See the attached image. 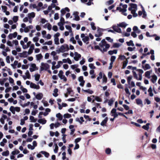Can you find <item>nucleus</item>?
<instances>
[{
  "mask_svg": "<svg viewBox=\"0 0 160 160\" xmlns=\"http://www.w3.org/2000/svg\"><path fill=\"white\" fill-rule=\"evenodd\" d=\"M65 28L69 30V32H72V29L70 26L68 25H66Z\"/></svg>",
  "mask_w": 160,
  "mask_h": 160,
  "instance_id": "44",
  "label": "nucleus"
},
{
  "mask_svg": "<svg viewBox=\"0 0 160 160\" xmlns=\"http://www.w3.org/2000/svg\"><path fill=\"white\" fill-rule=\"evenodd\" d=\"M117 10H119L120 12H125L127 11V10H124L121 8L120 7H118L116 8Z\"/></svg>",
  "mask_w": 160,
  "mask_h": 160,
  "instance_id": "31",
  "label": "nucleus"
},
{
  "mask_svg": "<svg viewBox=\"0 0 160 160\" xmlns=\"http://www.w3.org/2000/svg\"><path fill=\"white\" fill-rule=\"evenodd\" d=\"M89 66L91 69H95L96 68L95 67L94 65L93 64L90 63L89 65Z\"/></svg>",
  "mask_w": 160,
  "mask_h": 160,
  "instance_id": "55",
  "label": "nucleus"
},
{
  "mask_svg": "<svg viewBox=\"0 0 160 160\" xmlns=\"http://www.w3.org/2000/svg\"><path fill=\"white\" fill-rule=\"evenodd\" d=\"M2 10H3V12H6V11H7V8L6 6H2Z\"/></svg>",
  "mask_w": 160,
  "mask_h": 160,
  "instance_id": "56",
  "label": "nucleus"
},
{
  "mask_svg": "<svg viewBox=\"0 0 160 160\" xmlns=\"http://www.w3.org/2000/svg\"><path fill=\"white\" fill-rule=\"evenodd\" d=\"M9 151L7 150L6 151L3 152L2 153V155L3 156H7L9 155Z\"/></svg>",
  "mask_w": 160,
  "mask_h": 160,
  "instance_id": "32",
  "label": "nucleus"
},
{
  "mask_svg": "<svg viewBox=\"0 0 160 160\" xmlns=\"http://www.w3.org/2000/svg\"><path fill=\"white\" fill-rule=\"evenodd\" d=\"M67 90L69 94H70L72 92H73V90L72 89V88H67Z\"/></svg>",
  "mask_w": 160,
  "mask_h": 160,
  "instance_id": "61",
  "label": "nucleus"
},
{
  "mask_svg": "<svg viewBox=\"0 0 160 160\" xmlns=\"http://www.w3.org/2000/svg\"><path fill=\"white\" fill-rule=\"evenodd\" d=\"M38 121L40 123L44 124L46 123L47 120L44 118H42L39 119Z\"/></svg>",
  "mask_w": 160,
  "mask_h": 160,
  "instance_id": "15",
  "label": "nucleus"
},
{
  "mask_svg": "<svg viewBox=\"0 0 160 160\" xmlns=\"http://www.w3.org/2000/svg\"><path fill=\"white\" fill-rule=\"evenodd\" d=\"M80 119L81 120V121L79 120V119L78 118H77L76 119V121L77 122H78L81 124H82V122H84V120L82 117H80Z\"/></svg>",
  "mask_w": 160,
  "mask_h": 160,
  "instance_id": "24",
  "label": "nucleus"
},
{
  "mask_svg": "<svg viewBox=\"0 0 160 160\" xmlns=\"http://www.w3.org/2000/svg\"><path fill=\"white\" fill-rule=\"evenodd\" d=\"M112 28L113 29L114 31L118 33H121L122 31L121 29L115 25H113L112 26Z\"/></svg>",
  "mask_w": 160,
  "mask_h": 160,
  "instance_id": "6",
  "label": "nucleus"
},
{
  "mask_svg": "<svg viewBox=\"0 0 160 160\" xmlns=\"http://www.w3.org/2000/svg\"><path fill=\"white\" fill-rule=\"evenodd\" d=\"M94 48H95V49H98L102 52H103V49H102V48H100V47L99 46H98V45H96V46H95Z\"/></svg>",
  "mask_w": 160,
  "mask_h": 160,
  "instance_id": "49",
  "label": "nucleus"
},
{
  "mask_svg": "<svg viewBox=\"0 0 160 160\" xmlns=\"http://www.w3.org/2000/svg\"><path fill=\"white\" fill-rule=\"evenodd\" d=\"M66 134H63V137L62 138V139L63 141V142L64 143H66Z\"/></svg>",
  "mask_w": 160,
  "mask_h": 160,
  "instance_id": "60",
  "label": "nucleus"
},
{
  "mask_svg": "<svg viewBox=\"0 0 160 160\" xmlns=\"http://www.w3.org/2000/svg\"><path fill=\"white\" fill-rule=\"evenodd\" d=\"M89 40V38L88 36H86L84 38H82V41L85 43H86L87 44H89V42L88 41Z\"/></svg>",
  "mask_w": 160,
  "mask_h": 160,
  "instance_id": "17",
  "label": "nucleus"
},
{
  "mask_svg": "<svg viewBox=\"0 0 160 160\" xmlns=\"http://www.w3.org/2000/svg\"><path fill=\"white\" fill-rule=\"evenodd\" d=\"M35 16V13L34 12H32L28 14V17L29 19H30L31 18H34Z\"/></svg>",
  "mask_w": 160,
  "mask_h": 160,
  "instance_id": "18",
  "label": "nucleus"
},
{
  "mask_svg": "<svg viewBox=\"0 0 160 160\" xmlns=\"http://www.w3.org/2000/svg\"><path fill=\"white\" fill-rule=\"evenodd\" d=\"M102 80L103 82H105V83H106L107 82V78L106 76L104 74L103 76Z\"/></svg>",
  "mask_w": 160,
  "mask_h": 160,
  "instance_id": "50",
  "label": "nucleus"
},
{
  "mask_svg": "<svg viewBox=\"0 0 160 160\" xmlns=\"http://www.w3.org/2000/svg\"><path fill=\"white\" fill-rule=\"evenodd\" d=\"M114 102V99L113 98L110 99L108 101V104L109 105L111 106Z\"/></svg>",
  "mask_w": 160,
  "mask_h": 160,
  "instance_id": "37",
  "label": "nucleus"
},
{
  "mask_svg": "<svg viewBox=\"0 0 160 160\" xmlns=\"http://www.w3.org/2000/svg\"><path fill=\"white\" fill-rule=\"evenodd\" d=\"M79 12H73V15L74 16L75 18L73 19V20L78 21L80 20V18L78 16Z\"/></svg>",
  "mask_w": 160,
  "mask_h": 160,
  "instance_id": "7",
  "label": "nucleus"
},
{
  "mask_svg": "<svg viewBox=\"0 0 160 160\" xmlns=\"http://www.w3.org/2000/svg\"><path fill=\"white\" fill-rule=\"evenodd\" d=\"M74 55L75 56L74 57V59L76 61H78L79 59L81 58V55L77 52H74Z\"/></svg>",
  "mask_w": 160,
  "mask_h": 160,
  "instance_id": "11",
  "label": "nucleus"
},
{
  "mask_svg": "<svg viewBox=\"0 0 160 160\" xmlns=\"http://www.w3.org/2000/svg\"><path fill=\"white\" fill-rule=\"evenodd\" d=\"M61 16H63L66 13L65 10H64V8H62L61 10Z\"/></svg>",
  "mask_w": 160,
  "mask_h": 160,
  "instance_id": "53",
  "label": "nucleus"
},
{
  "mask_svg": "<svg viewBox=\"0 0 160 160\" xmlns=\"http://www.w3.org/2000/svg\"><path fill=\"white\" fill-rule=\"evenodd\" d=\"M30 119L31 122H36L37 121V119H35L34 117L32 116L30 117Z\"/></svg>",
  "mask_w": 160,
  "mask_h": 160,
  "instance_id": "43",
  "label": "nucleus"
},
{
  "mask_svg": "<svg viewBox=\"0 0 160 160\" xmlns=\"http://www.w3.org/2000/svg\"><path fill=\"white\" fill-rule=\"evenodd\" d=\"M37 59L38 60H39L41 59L42 58V56L41 54H39L36 55Z\"/></svg>",
  "mask_w": 160,
  "mask_h": 160,
  "instance_id": "38",
  "label": "nucleus"
},
{
  "mask_svg": "<svg viewBox=\"0 0 160 160\" xmlns=\"http://www.w3.org/2000/svg\"><path fill=\"white\" fill-rule=\"evenodd\" d=\"M126 43L127 45L128 46H134V44L133 43L132 41V40H130L129 42H127Z\"/></svg>",
  "mask_w": 160,
  "mask_h": 160,
  "instance_id": "30",
  "label": "nucleus"
},
{
  "mask_svg": "<svg viewBox=\"0 0 160 160\" xmlns=\"http://www.w3.org/2000/svg\"><path fill=\"white\" fill-rule=\"evenodd\" d=\"M30 87L31 88L38 89L40 88V87L39 85H36L35 84L31 82L30 84Z\"/></svg>",
  "mask_w": 160,
  "mask_h": 160,
  "instance_id": "8",
  "label": "nucleus"
},
{
  "mask_svg": "<svg viewBox=\"0 0 160 160\" xmlns=\"http://www.w3.org/2000/svg\"><path fill=\"white\" fill-rule=\"evenodd\" d=\"M101 43L103 45H105V48H103V52H106L107 51V49H108L110 47V45L108 43H106V42L104 39H103L101 41Z\"/></svg>",
  "mask_w": 160,
  "mask_h": 160,
  "instance_id": "3",
  "label": "nucleus"
},
{
  "mask_svg": "<svg viewBox=\"0 0 160 160\" xmlns=\"http://www.w3.org/2000/svg\"><path fill=\"white\" fill-rule=\"evenodd\" d=\"M132 70H136L138 72V75H139L138 80H140V69H137L136 67H132Z\"/></svg>",
  "mask_w": 160,
  "mask_h": 160,
  "instance_id": "33",
  "label": "nucleus"
},
{
  "mask_svg": "<svg viewBox=\"0 0 160 160\" xmlns=\"http://www.w3.org/2000/svg\"><path fill=\"white\" fill-rule=\"evenodd\" d=\"M60 48L61 50L63 51V52H65L66 50L68 51L69 49L68 45L66 44L62 45Z\"/></svg>",
  "mask_w": 160,
  "mask_h": 160,
  "instance_id": "4",
  "label": "nucleus"
},
{
  "mask_svg": "<svg viewBox=\"0 0 160 160\" xmlns=\"http://www.w3.org/2000/svg\"><path fill=\"white\" fill-rule=\"evenodd\" d=\"M18 64V61H15L13 64H12L11 65L14 68H15L16 67L15 66H16Z\"/></svg>",
  "mask_w": 160,
  "mask_h": 160,
  "instance_id": "45",
  "label": "nucleus"
},
{
  "mask_svg": "<svg viewBox=\"0 0 160 160\" xmlns=\"http://www.w3.org/2000/svg\"><path fill=\"white\" fill-rule=\"evenodd\" d=\"M27 52V51H23L22 53H19V55L20 57L26 58L28 56Z\"/></svg>",
  "mask_w": 160,
  "mask_h": 160,
  "instance_id": "12",
  "label": "nucleus"
},
{
  "mask_svg": "<svg viewBox=\"0 0 160 160\" xmlns=\"http://www.w3.org/2000/svg\"><path fill=\"white\" fill-rule=\"evenodd\" d=\"M95 100L99 102H101L102 101V100L101 98L98 97V96H95Z\"/></svg>",
  "mask_w": 160,
  "mask_h": 160,
  "instance_id": "54",
  "label": "nucleus"
},
{
  "mask_svg": "<svg viewBox=\"0 0 160 160\" xmlns=\"http://www.w3.org/2000/svg\"><path fill=\"white\" fill-rule=\"evenodd\" d=\"M30 104L29 102H28L27 103L24 104H21V105L23 107H25L28 106Z\"/></svg>",
  "mask_w": 160,
  "mask_h": 160,
  "instance_id": "58",
  "label": "nucleus"
},
{
  "mask_svg": "<svg viewBox=\"0 0 160 160\" xmlns=\"http://www.w3.org/2000/svg\"><path fill=\"white\" fill-rule=\"evenodd\" d=\"M117 50H110L108 52V53L109 55H112L113 54H117Z\"/></svg>",
  "mask_w": 160,
  "mask_h": 160,
  "instance_id": "25",
  "label": "nucleus"
},
{
  "mask_svg": "<svg viewBox=\"0 0 160 160\" xmlns=\"http://www.w3.org/2000/svg\"><path fill=\"white\" fill-rule=\"evenodd\" d=\"M82 90L84 92H87L90 94H92L93 93V91L92 90L88 89L87 90H84L83 89H82Z\"/></svg>",
  "mask_w": 160,
  "mask_h": 160,
  "instance_id": "21",
  "label": "nucleus"
},
{
  "mask_svg": "<svg viewBox=\"0 0 160 160\" xmlns=\"http://www.w3.org/2000/svg\"><path fill=\"white\" fill-rule=\"evenodd\" d=\"M142 11H141V16L143 18H145L147 16V14L144 8L141 5Z\"/></svg>",
  "mask_w": 160,
  "mask_h": 160,
  "instance_id": "5",
  "label": "nucleus"
},
{
  "mask_svg": "<svg viewBox=\"0 0 160 160\" xmlns=\"http://www.w3.org/2000/svg\"><path fill=\"white\" fill-rule=\"evenodd\" d=\"M43 94L42 93H39L36 95V98L38 100H40L43 97Z\"/></svg>",
  "mask_w": 160,
  "mask_h": 160,
  "instance_id": "14",
  "label": "nucleus"
},
{
  "mask_svg": "<svg viewBox=\"0 0 160 160\" xmlns=\"http://www.w3.org/2000/svg\"><path fill=\"white\" fill-rule=\"evenodd\" d=\"M120 46L119 44L118 43H116L113 44V47L115 48H118Z\"/></svg>",
  "mask_w": 160,
  "mask_h": 160,
  "instance_id": "62",
  "label": "nucleus"
},
{
  "mask_svg": "<svg viewBox=\"0 0 160 160\" xmlns=\"http://www.w3.org/2000/svg\"><path fill=\"white\" fill-rule=\"evenodd\" d=\"M58 147L57 144L56 143L55 144V148L54 150L55 153H56L58 152Z\"/></svg>",
  "mask_w": 160,
  "mask_h": 160,
  "instance_id": "51",
  "label": "nucleus"
},
{
  "mask_svg": "<svg viewBox=\"0 0 160 160\" xmlns=\"http://www.w3.org/2000/svg\"><path fill=\"white\" fill-rule=\"evenodd\" d=\"M34 76L35 80L37 81H39L40 76V75L36 74Z\"/></svg>",
  "mask_w": 160,
  "mask_h": 160,
  "instance_id": "34",
  "label": "nucleus"
},
{
  "mask_svg": "<svg viewBox=\"0 0 160 160\" xmlns=\"http://www.w3.org/2000/svg\"><path fill=\"white\" fill-rule=\"evenodd\" d=\"M64 117L65 118H68L71 117V115L68 113L65 114L63 115Z\"/></svg>",
  "mask_w": 160,
  "mask_h": 160,
  "instance_id": "47",
  "label": "nucleus"
},
{
  "mask_svg": "<svg viewBox=\"0 0 160 160\" xmlns=\"http://www.w3.org/2000/svg\"><path fill=\"white\" fill-rule=\"evenodd\" d=\"M129 5L130 6V7L128 8V10L129 11L131 10L132 8L137 9V6L136 4L130 3L129 4Z\"/></svg>",
  "mask_w": 160,
  "mask_h": 160,
  "instance_id": "9",
  "label": "nucleus"
},
{
  "mask_svg": "<svg viewBox=\"0 0 160 160\" xmlns=\"http://www.w3.org/2000/svg\"><path fill=\"white\" fill-rule=\"evenodd\" d=\"M108 28L106 29H104L102 28H101L99 27L98 28L97 30V33L95 34V36L97 37H99L101 36L103 34L102 32L105 31V30H107L108 29Z\"/></svg>",
  "mask_w": 160,
  "mask_h": 160,
  "instance_id": "1",
  "label": "nucleus"
},
{
  "mask_svg": "<svg viewBox=\"0 0 160 160\" xmlns=\"http://www.w3.org/2000/svg\"><path fill=\"white\" fill-rule=\"evenodd\" d=\"M148 92L149 93V95L150 97H152L153 94L152 92V89L151 87H150L148 89Z\"/></svg>",
  "mask_w": 160,
  "mask_h": 160,
  "instance_id": "29",
  "label": "nucleus"
},
{
  "mask_svg": "<svg viewBox=\"0 0 160 160\" xmlns=\"http://www.w3.org/2000/svg\"><path fill=\"white\" fill-rule=\"evenodd\" d=\"M106 40L110 42H113V39H111L109 37H107L105 38Z\"/></svg>",
  "mask_w": 160,
  "mask_h": 160,
  "instance_id": "63",
  "label": "nucleus"
},
{
  "mask_svg": "<svg viewBox=\"0 0 160 160\" xmlns=\"http://www.w3.org/2000/svg\"><path fill=\"white\" fill-rule=\"evenodd\" d=\"M144 70H147L150 68L151 67L149 64H147L145 65V66H142Z\"/></svg>",
  "mask_w": 160,
  "mask_h": 160,
  "instance_id": "22",
  "label": "nucleus"
},
{
  "mask_svg": "<svg viewBox=\"0 0 160 160\" xmlns=\"http://www.w3.org/2000/svg\"><path fill=\"white\" fill-rule=\"evenodd\" d=\"M91 25L92 30H95L96 29V28L95 26V23L94 22H91Z\"/></svg>",
  "mask_w": 160,
  "mask_h": 160,
  "instance_id": "39",
  "label": "nucleus"
},
{
  "mask_svg": "<svg viewBox=\"0 0 160 160\" xmlns=\"http://www.w3.org/2000/svg\"><path fill=\"white\" fill-rule=\"evenodd\" d=\"M40 153L44 155L45 156L46 158H48L49 156V154L45 151H41L40 152Z\"/></svg>",
  "mask_w": 160,
  "mask_h": 160,
  "instance_id": "23",
  "label": "nucleus"
},
{
  "mask_svg": "<svg viewBox=\"0 0 160 160\" xmlns=\"http://www.w3.org/2000/svg\"><path fill=\"white\" fill-rule=\"evenodd\" d=\"M99 76L97 78V80L99 82H100V79H101L102 77V72H100L99 74Z\"/></svg>",
  "mask_w": 160,
  "mask_h": 160,
  "instance_id": "35",
  "label": "nucleus"
},
{
  "mask_svg": "<svg viewBox=\"0 0 160 160\" xmlns=\"http://www.w3.org/2000/svg\"><path fill=\"white\" fill-rule=\"evenodd\" d=\"M62 62L61 61H59L58 62V64L56 65V68H59L61 65L60 64H62Z\"/></svg>",
  "mask_w": 160,
  "mask_h": 160,
  "instance_id": "57",
  "label": "nucleus"
},
{
  "mask_svg": "<svg viewBox=\"0 0 160 160\" xmlns=\"http://www.w3.org/2000/svg\"><path fill=\"white\" fill-rule=\"evenodd\" d=\"M118 26L119 27H121L122 28H125L127 24H126L124 22H122V23H120L118 25Z\"/></svg>",
  "mask_w": 160,
  "mask_h": 160,
  "instance_id": "36",
  "label": "nucleus"
},
{
  "mask_svg": "<svg viewBox=\"0 0 160 160\" xmlns=\"http://www.w3.org/2000/svg\"><path fill=\"white\" fill-rule=\"evenodd\" d=\"M60 79L61 80H63L65 82H66L67 80V78L64 75H62L59 77Z\"/></svg>",
  "mask_w": 160,
  "mask_h": 160,
  "instance_id": "41",
  "label": "nucleus"
},
{
  "mask_svg": "<svg viewBox=\"0 0 160 160\" xmlns=\"http://www.w3.org/2000/svg\"><path fill=\"white\" fill-rule=\"evenodd\" d=\"M41 65L42 66L41 67L40 69L41 71H42L43 70L47 71L50 68V66L48 63L42 62Z\"/></svg>",
  "mask_w": 160,
  "mask_h": 160,
  "instance_id": "2",
  "label": "nucleus"
},
{
  "mask_svg": "<svg viewBox=\"0 0 160 160\" xmlns=\"http://www.w3.org/2000/svg\"><path fill=\"white\" fill-rule=\"evenodd\" d=\"M108 118L107 117L105 118L102 122L100 124L102 126H104L105 125L107 122L108 121Z\"/></svg>",
  "mask_w": 160,
  "mask_h": 160,
  "instance_id": "16",
  "label": "nucleus"
},
{
  "mask_svg": "<svg viewBox=\"0 0 160 160\" xmlns=\"http://www.w3.org/2000/svg\"><path fill=\"white\" fill-rule=\"evenodd\" d=\"M56 116L58 118L59 120H62V116L60 113L57 114L56 115Z\"/></svg>",
  "mask_w": 160,
  "mask_h": 160,
  "instance_id": "28",
  "label": "nucleus"
},
{
  "mask_svg": "<svg viewBox=\"0 0 160 160\" xmlns=\"http://www.w3.org/2000/svg\"><path fill=\"white\" fill-rule=\"evenodd\" d=\"M149 123H147L145 125H144L142 127V128L144 129L148 130L149 128Z\"/></svg>",
  "mask_w": 160,
  "mask_h": 160,
  "instance_id": "27",
  "label": "nucleus"
},
{
  "mask_svg": "<svg viewBox=\"0 0 160 160\" xmlns=\"http://www.w3.org/2000/svg\"><path fill=\"white\" fill-rule=\"evenodd\" d=\"M70 41L71 42H72V43L74 44H75L76 43V42L74 39L73 37H72L70 38Z\"/></svg>",
  "mask_w": 160,
  "mask_h": 160,
  "instance_id": "59",
  "label": "nucleus"
},
{
  "mask_svg": "<svg viewBox=\"0 0 160 160\" xmlns=\"http://www.w3.org/2000/svg\"><path fill=\"white\" fill-rule=\"evenodd\" d=\"M129 58V57L128 58H127L126 59V60L123 62L122 68V69H124L126 66L128 62L127 59H128Z\"/></svg>",
  "mask_w": 160,
  "mask_h": 160,
  "instance_id": "19",
  "label": "nucleus"
},
{
  "mask_svg": "<svg viewBox=\"0 0 160 160\" xmlns=\"http://www.w3.org/2000/svg\"><path fill=\"white\" fill-rule=\"evenodd\" d=\"M150 80L153 83L156 82L157 79V77L155 75H153L150 77Z\"/></svg>",
  "mask_w": 160,
  "mask_h": 160,
  "instance_id": "10",
  "label": "nucleus"
},
{
  "mask_svg": "<svg viewBox=\"0 0 160 160\" xmlns=\"http://www.w3.org/2000/svg\"><path fill=\"white\" fill-rule=\"evenodd\" d=\"M54 41L55 42V43L56 44L58 45L59 44L58 38H57V37H55L54 39Z\"/></svg>",
  "mask_w": 160,
  "mask_h": 160,
  "instance_id": "42",
  "label": "nucleus"
},
{
  "mask_svg": "<svg viewBox=\"0 0 160 160\" xmlns=\"http://www.w3.org/2000/svg\"><path fill=\"white\" fill-rule=\"evenodd\" d=\"M132 76H128V78L127 82H128V83L129 84H130L132 78Z\"/></svg>",
  "mask_w": 160,
  "mask_h": 160,
  "instance_id": "52",
  "label": "nucleus"
},
{
  "mask_svg": "<svg viewBox=\"0 0 160 160\" xmlns=\"http://www.w3.org/2000/svg\"><path fill=\"white\" fill-rule=\"evenodd\" d=\"M111 151L110 148H107L105 150V152L107 154H109L111 153Z\"/></svg>",
  "mask_w": 160,
  "mask_h": 160,
  "instance_id": "40",
  "label": "nucleus"
},
{
  "mask_svg": "<svg viewBox=\"0 0 160 160\" xmlns=\"http://www.w3.org/2000/svg\"><path fill=\"white\" fill-rule=\"evenodd\" d=\"M78 66V65L77 64H74L73 65H72L71 66V68L73 69H74L75 68H77Z\"/></svg>",
  "mask_w": 160,
  "mask_h": 160,
  "instance_id": "64",
  "label": "nucleus"
},
{
  "mask_svg": "<svg viewBox=\"0 0 160 160\" xmlns=\"http://www.w3.org/2000/svg\"><path fill=\"white\" fill-rule=\"evenodd\" d=\"M34 44H32L30 47V48L28 52V54H31L33 52V50L34 49Z\"/></svg>",
  "mask_w": 160,
  "mask_h": 160,
  "instance_id": "13",
  "label": "nucleus"
},
{
  "mask_svg": "<svg viewBox=\"0 0 160 160\" xmlns=\"http://www.w3.org/2000/svg\"><path fill=\"white\" fill-rule=\"evenodd\" d=\"M152 72V70L147 71L145 73L146 77L148 78H150L151 77L150 76V74Z\"/></svg>",
  "mask_w": 160,
  "mask_h": 160,
  "instance_id": "20",
  "label": "nucleus"
},
{
  "mask_svg": "<svg viewBox=\"0 0 160 160\" xmlns=\"http://www.w3.org/2000/svg\"><path fill=\"white\" fill-rule=\"evenodd\" d=\"M25 74L27 78L29 79L30 78L31 76L28 70L26 71V72L25 73Z\"/></svg>",
  "mask_w": 160,
  "mask_h": 160,
  "instance_id": "46",
  "label": "nucleus"
},
{
  "mask_svg": "<svg viewBox=\"0 0 160 160\" xmlns=\"http://www.w3.org/2000/svg\"><path fill=\"white\" fill-rule=\"evenodd\" d=\"M58 89L57 88H55L53 91L54 93H53V95L55 97H57L58 95Z\"/></svg>",
  "mask_w": 160,
  "mask_h": 160,
  "instance_id": "26",
  "label": "nucleus"
},
{
  "mask_svg": "<svg viewBox=\"0 0 160 160\" xmlns=\"http://www.w3.org/2000/svg\"><path fill=\"white\" fill-rule=\"evenodd\" d=\"M18 16H14L13 17L12 19L14 22H16L18 20Z\"/></svg>",
  "mask_w": 160,
  "mask_h": 160,
  "instance_id": "48",
  "label": "nucleus"
}]
</instances>
